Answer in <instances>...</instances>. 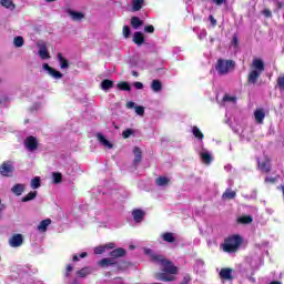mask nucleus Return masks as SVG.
I'll list each match as a JSON object with an SVG mask.
<instances>
[{
  "label": "nucleus",
  "mask_w": 284,
  "mask_h": 284,
  "mask_svg": "<svg viewBox=\"0 0 284 284\" xmlns=\"http://www.w3.org/2000/svg\"><path fill=\"white\" fill-rule=\"evenodd\" d=\"M162 240L165 243H174V241H176V237H174V233L165 232V233L162 234Z\"/></svg>",
  "instance_id": "nucleus-31"
},
{
  "label": "nucleus",
  "mask_w": 284,
  "mask_h": 284,
  "mask_svg": "<svg viewBox=\"0 0 284 284\" xmlns=\"http://www.w3.org/2000/svg\"><path fill=\"white\" fill-rule=\"evenodd\" d=\"M222 101H223L224 103H227V102L236 103V97H232V95L225 93L224 97H223V99H222Z\"/></svg>",
  "instance_id": "nucleus-40"
},
{
  "label": "nucleus",
  "mask_w": 284,
  "mask_h": 284,
  "mask_svg": "<svg viewBox=\"0 0 284 284\" xmlns=\"http://www.w3.org/2000/svg\"><path fill=\"white\" fill-rule=\"evenodd\" d=\"M276 181H277L276 178H270V176L265 178V183H272V184H274V183H276Z\"/></svg>",
  "instance_id": "nucleus-50"
},
{
  "label": "nucleus",
  "mask_w": 284,
  "mask_h": 284,
  "mask_svg": "<svg viewBox=\"0 0 284 284\" xmlns=\"http://www.w3.org/2000/svg\"><path fill=\"white\" fill-rule=\"evenodd\" d=\"M52 223V220L45 219L40 222L38 225L39 232H48V226Z\"/></svg>",
  "instance_id": "nucleus-26"
},
{
  "label": "nucleus",
  "mask_w": 284,
  "mask_h": 284,
  "mask_svg": "<svg viewBox=\"0 0 284 284\" xmlns=\"http://www.w3.org/2000/svg\"><path fill=\"white\" fill-rule=\"evenodd\" d=\"M0 4L3 7V8H7V9H12L14 10V2H12V0H0Z\"/></svg>",
  "instance_id": "nucleus-38"
},
{
  "label": "nucleus",
  "mask_w": 284,
  "mask_h": 284,
  "mask_svg": "<svg viewBox=\"0 0 284 284\" xmlns=\"http://www.w3.org/2000/svg\"><path fill=\"white\" fill-rule=\"evenodd\" d=\"M155 185H158L159 187H165V185H170V179L166 176H159L155 180Z\"/></svg>",
  "instance_id": "nucleus-25"
},
{
  "label": "nucleus",
  "mask_w": 284,
  "mask_h": 284,
  "mask_svg": "<svg viewBox=\"0 0 284 284\" xmlns=\"http://www.w3.org/2000/svg\"><path fill=\"white\" fill-rule=\"evenodd\" d=\"M72 261L77 263V261H79V255H73Z\"/></svg>",
  "instance_id": "nucleus-58"
},
{
  "label": "nucleus",
  "mask_w": 284,
  "mask_h": 284,
  "mask_svg": "<svg viewBox=\"0 0 284 284\" xmlns=\"http://www.w3.org/2000/svg\"><path fill=\"white\" fill-rule=\"evenodd\" d=\"M132 34V29L130 27L124 26L123 27V37L124 39H130V36Z\"/></svg>",
  "instance_id": "nucleus-42"
},
{
  "label": "nucleus",
  "mask_w": 284,
  "mask_h": 284,
  "mask_svg": "<svg viewBox=\"0 0 284 284\" xmlns=\"http://www.w3.org/2000/svg\"><path fill=\"white\" fill-rule=\"evenodd\" d=\"M34 199H37V191H31L21 201L22 203H28L29 201H34Z\"/></svg>",
  "instance_id": "nucleus-33"
},
{
  "label": "nucleus",
  "mask_w": 284,
  "mask_h": 284,
  "mask_svg": "<svg viewBox=\"0 0 284 284\" xmlns=\"http://www.w3.org/2000/svg\"><path fill=\"white\" fill-rule=\"evenodd\" d=\"M67 13L69 17H71L72 21H81L82 19H85V13L81 11H74L72 9H68Z\"/></svg>",
  "instance_id": "nucleus-12"
},
{
  "label": "nucleus",
  "mask_w": 284,
  "mask_h": 284,
  "mask_svg": "<svg viewBox=\"0 0 284 284\" xmlns=\"http://www.w3.org/2000/svg\"><path fill=\"white\" fill-rule=\"evenodd\" d=\"M0 174L1 176L10 178L14 174V165H12V161H4L0 165Z\"/></svg>",
  "instance_id": "nucleus-6"
},
{
  "label": "nucleus",
  "mask_w": 284,
  "mask_h": 284,
  "mask_svg": "<svg viewBox=\"0 0 284 284\" xmlns=\"http://www.w3.org/2000/svg\"><path fill=\"white\" fill-rule=\"evenodd\" d=\"M24 148L28 152H34L39 150V140L34 135L27 136L24 140Z\"/></svg>",
  "instance_id": "nucleus-7"
},
{
  "label": "nucleus",
  "mask_w": 284,
  "mask_h": 284,
  "mask_svg": "<svg viewBox=\"0 0 284 284\" xmlns=\"http://www.w3.org/2000/svg\"><path fill=\"white\" fill-rule=\"evenodd\" d=\"M253 221L254 217H252V215H243L237 219V223H241L242 225H250Z\"/></svg>",
  "instance_id": "nucleus-28"
},
{
  "label": "nucleus",
  "mask_w": 284,
  "mask_h": 284,
  "mask_svg": "<svg viewBox=\"0 0 284 284\" xmlns=\"http://www.w3.org/2000/svg\"><path fill=\"white\" fill-rule=\"evenodd\" d=\"M130 250H134V246H133V245H131V246H130Z\"/></svg>",
  "instance_id": "nucleus-62"
},
{
  "label": "nucleus",
  "mask_w": 284,
  "mask_h": 284,
  "mask_svg": "<svg viewBox=\"0 0 284 284\" xmlns=\"http://www.w3.org/2000/svg\"><path fill=\"white\" fill-rule=\"evenodd\" d=\"M143 3H145V0H132V11L139 12L143 8Z\"/></svg>",
  "instance_id": "nucleus-29"
},
{
  "label": "nucleus",
  "mask_w": 284,
  "mask_h": 284,
  "mask_svg": "<svg viewBox=\"0 0 284 284\" xmlns=\"http://www.w3.org/2000/svg\"><path fill=\"white\" fill-rule=\"evenodd\" d=\"M150 261L155 263L156 265H161L162 272H158L154 274V278L156 281H162L163 283H172L176 281L174 274H179V267L174 266L172 261L164 257L159 253H151Z\"/></svg>",
  "instance_id": "nucleus-1"
},
{
  "label": "nucleus",
  "mask_w": 284,
  "mask_h": 284,
  "mask_svg": "<svg viewBox=\"0 0 284 284\" xmlns=\"http://www.w3.org/2000/svg\"><path fill=\"white\" fill-rule=\"evenodd\" d=\"M9 244L11 247H21L23 245V235L14 234L10 237Z\"/></svg>",
  "instance_id": "nucleus-11"
},
{
  "label": "nucleus",
  "mask_w": 284,
  "mask_h": 284,
  "mask_svg": "<svg viewBox=\"0 0 284 284\" xmlns=\"http://www.w3.org/2000/svg\"><path fill=\"white\" fill-rule=\"evenodd\" d=\"M43 70H45L48 72V74H50V77H52L53 79H63V73H61L60 71H57V69L50 67V64L48 63H43L42 64Z\"/></svg>",
  "instance_id": "nucleus-8"
},
{
  "label": "nucleus",
  "mask_w": 284,
  "mask_h": 284,
  "mask_svg": "<svg viewBox=\"0 0 284 284\" xmlns=\"http://www.w3.org/2000/svg\"><path fill=\"white\" fill-rule=\"evenodd\" d=\"M233 45H234L235 48H239V36H237V34H234V36H233Z\"/></svg>",
  "instance_id": "nucleus-51"
},
{
  "label": "nucleus",
  "mask_w": 284,
  "mask_h": 284,
  "mask_svg": "<svg viewBox=\"0 0 284 284\" xmlns=\"http://www.w3.org/2000/svg\"><path fill=\"white\" fill-rule=\"evenodd\" d=\"M126 108H128L129 110H132V108L135 109L134 102H132V101L128 102V103H126Z\"/></svg>",
  "instance_id": "nucleus-55"
},
{
  "label": "nucleus",
  "mask_w": 284,
  "mask_h": 284,
  "mask_svg": "<svg viewBox=\"0 0 284 284\" xmlns=\"http://www.w3.org/2000/svg\"><path fill=\"white\" fill-rule=\"evenodd\" d=\"M132 216L134 223H141L143 222V219H145V212L141 209H135L132 211Z\"/></svg>",
  "instance_id": "nucleus-13"
},
{
  "label": "nucleus",
  "mask_w": 284,
  "mask_h": 284,
  "mask_svg": "<svg viewBox=\"0 0 284 284\" xmlns=\"http://www.w3.org/2000/svg\"><path fill=\"white\" fill-rule=\"evenodd\" d=\"M144 32H146L148 34H154V26L149 24L144 27Z\"/></svg>",
  "instance_id": "nucleus-45"
},
{
  "label": "nucleus",
  "mask_w": 284,
  "mask_h": 284,
  "mask_svg": "<svg viewBox=\"0 0 284 284\" xmlns=\"http://www.w3.org/2000/svg\"><path fill=\"white\" fill-rule=\"evenodd\" d=\"M192 132L195 139H199V141H203V139H205V135L203 134L201 129H199V126H193Z\"/></svg>",
  "instance_id": "nucleus-32"
},
{
  "label": "nucleus",
  "mask_w": 284,
  "mask_h": 284,
  "mask_svg": "<svg viewBox=\"0 0 284 284\" xmlns=\"http://www.w3.org/2000/svg\"><path fill=\"white\" fill-rule=\"evenodd\" d=\"M97 138H98V141L102 145H105V148H109V150H112L114 148V145L110 141H108V139H105L104 134L98 133Z\"/></svg>",
  "instance_id": "nucleus-19"
},
{
  "label": "nucleus",
  "mask_w": 284,
  "mask_h": 284,
  "mask_svg": "<svg viewBox=\"0 0 284 284\" xmlns=\"http://www.w3.org/2000/svg\"><path fill=\"white\" fill-rule=\"evenodd\" d=\"M133 85L136 90H143V84L141 82H134Z\"/></svg>",
  "instance_id": "nucleus-53"
},
{
  "label": "nucleus",
  "mask_w": 284,
  "mask_h": 284,
  "mask_svg": "<svg viewBox=\"0 0 284 284\" xmlns=\"http://www.w3.org/2000/svg\"><path fill=\"white\" fill-rule=\"evenodd\" d=\"M105 252V246H98L94 248V254H103Z\"/></svg>",
  "instance_id": "nucleus-48"
},
{
  "label": "nucleus",
  "mask_w": 284,
  "mask_h": 284,
  "mask_svg": "<svg viewBox=\"0 0 284 284\" xmlns=\"http://www.w3.org/2000/svg\"><path fill=\"white\" fill-rule=\"evenodd\" d=\"M52 176H53V183L57 185V184H59V183H61V181H63V175L61 174V173H59V172H54L53 174H52Z\"/></svg>",
  "instance_id": "nucleus-39"
},
{
  "label": "nucleus",
  "mask_w": 284,
  "mask_h": 284,
  "mask_svg": "<svg viewBox=\"0 0 284 284\" xmlns=\"http://www.w3.org/2000/svg\"><path fill=\"white\" fill-rule=\"evenodd\" d=\"M72 270H73L72 264H68L67 265V271L64 272L65 278H70V272H72Z\"/></svg>",
  "instance_id": "nucleus-47"
},
{
  "label": "nucleus",
  "mask_w": 284,
  "mask_h": 284,
  "mask_svg": "<svg viewBox=\"0 0 284 284\" xmlns=\"http://www.w3.org/2000/svg\"><path fill=\"white\" fill-rule=\"evenodd\" d=\"M118 89L121 90L122 92H132V87L130 85V82H119L118 83Z\"/></svg>",
  "instance_id": "nucleus-30"
},
{
  "label": "nucleus",
  "mask_w": 284,
  "mask_h": 284,
  "mask_svg": "<svg viewBox=\"0 0 284 284\" xmlns=\"http://www.w3.org/2000/svg\"><path fill=\"white\" fill-rule=\"evenodd\" d=\"M125 267H130V262L122 261L120 265H118V270H124Z\"/></svg>",
  "instance_id": "nucleus-46"
},
{
  "label": "nucleus",
  "mask_w": 284,
  "mask_h": 284,
  "mask_svg": "<svg viewBox=\"0 0 284 284\" xmlns=\"http://www.w3.org/2000/svg\"><path fill=\"white\" fill-rule=\"evenodd\" d=\"M132 134H134V130H132V129H126L122 132L123 139H130V136H132Z\"/></svg>",
  "instance_id": "nucleus-43"
},
{
  "label": "nucleus",
  "mask_w": 284,
  "mask_h": 284,
  "mask_svg": "<svg viewBox=\"0 0 284 284\" xmlns=\"http://www.w3.org/2000/svg\"><path fill=\"white\" fill-rule=\"evenodd\" d=\"M209 20L211 21V26L215 27L216 26V20L214 18V16H210Z\"/></svg>",
  "instance_id": "nucleus-54"
},
{
  "label": "nucleus",
  "mask_w": 284,
  "mask_h": 284,
  "mask_svg": "<svg viewBox=\"0 0 284 284\" xmlns=\"http://www.w3.org/2000/svg\"><path fill=\"white\" fill-rule=\"evenodd\" d=\"M98 265L100 267H110V265H119V262L111 257H104L98 262Z\"/></svg>",
  "instance_id": "nucleus-15"
},
{
  "label": "nucleus",
  "mask_w": 284,
  "mask_h": 284,
  "mask_svg": "<svg viewBox=\"0 0 284 284\" xmlns=\"http://www.w3.org/2000/svg\"><path fill=\"white\" fill-rule=\"evenodd\" d=\"M151 90H153V92H161V90H163V83L161 80H153L151 82Z\"/></svg>",
  "instance_id": "nucleus-27"
},
{
  "label": "nucleus",
  "mask_w": 284,
  "mask_h": 284,
  "mask_svg": "<svg viewBox=\"0 0 284 284\" xmlns=\"http://www.w3.org/2000/svg\"><path fill=\"white\" fill-rule=\"evenodd\" d=\"M252 70L248 72L246 81L248 85H256L261 75L265 72V62L262 59H254L251 64Z\"/></svg>",
  "instance_id": "nucleus-2"
},
{
  "label": "nucleus",
  "mask_w": 284,
  "mask_h": 284,
  "mask_svg": "<svg viewBox=\"0 0 284 284\" xmlns=\"http://www.w3.org/2000/svg\"><path fill=\"white\" fill-rule=\"evenodd\" d=\"M128 255V251L123 247H118L109 253V256L113 258V261H116V258H123V256Z\"/></svg>",
  "instance_id": "nucleus-9"
},
{
  "label": "nucleus",
  "mask_w": 284,
  "mask_h": 284,
  "mask_svg": "<svg viewBox=\"0 0 284 284\" xmlns=\"http://www.w3.org/2000/svg\"><path fill=\"white\" fill-rule=\"evenodd\" d=\"M201 159L204 163H206V165H210V163H212V154H210L209 152L201 153Z\"/></svg>",
  "instance_id": "nucleus-37"
},
{
  "label": "nucleus",
  "mask_w": 284,
  "mask_h": 284,
  "mask_svg": "<svg viewBox=\"0 0 284 284\" xmlns=\"http://www.w3.org/2000/svg\"><path fill=\"white\" fill-rule=\"evenodd\" d=\"M47 3H54L57 0H44Z\"/></svg>",
  "instance_id": "nucleus-60"
},
{
  "label": "nucleus",
  "mask_w": 284,
  "mask_h": 284,
  "mask_svg": "<svg viewBox=\"0 0 284 284\" xmlns=\"http://www.w3.org/2000/svg\"><path fill=\"white\" fill-rule=\"evenodd\" d=\"M257 168L263 174L272 172V160L265 155L263 160L257 159Z\"/></svg>",
  "instance_id": "nucleus-5"
},
{
  "label": "nucleus",
  "mask_w": 284,
  "mask_h": 284,
  "mask_svg": "<svg viewBox=\"0 0 284 284\" xmlns=\"http://www.w3.org/2000/svg\"><path fill=\"white\" fill-rule=\"evenodd\" d=\"M133 43H135V45H143L145 43V36H143V32L136 31L133 33Z\"/></svg>",
  "instance_id": "nucleus-16"
},
{
  "label": "nucleus",
  "mask_w": 284,
  "mask_h": 284,
  "mask_svg": "<svg viewBox=\"0 0 284 284\" xmlns=\"http://www.w3.org/2000/svg\"><path fill=\"white\" fill-rule=\"evenodd\" d=\"M2 209H0V212H1Z\"/></svg>",
  "instance_id": "nucleus-64"
},
{
  "label": "nucleus",
  "mask_w": 284,
  "mask_h": 284,
  "mask_svg": "<svg viewBox=\"0 0 284 284\" xmlns=\"http://www.w3.org/2000/svg\"><path fill=\"white\" fill-rule=\"evenodd\" d=\"M24 123H28V120H26Z\"/></svg>",
  "instance_id": "nucleus-63"
},
{
  "label": "nucleus",
  "mask_w": 284,
  "mask_h": 284,
  "mask_svg": "<svg viewBox=\"0 0 284 284\" xmlns=\"http://www.w3.org/2000/svg\"><path fill=\"white\" fill-rule=\"evenodd\" d=\"M234 272V270L230 268V267H223L221 268L219 275L221 281H233V276L232 273Z\"/></svg>",
  "instance_id": "nucleus-10"
},
{
  "label": "nucleus",
  "mask_w": 284,
  "mask_h": 284,
  "mask_svg": "<svg viewBox=\"0 0 284 284\" xmlns=\"http://www.w3.org/2000/svg\"><path fill=\"white\" fill-rule=\"evenodd\" d=\"M143 20H141V18L136 16L131 18V27L133 28V30H139L141 26H143Z\"/></svg>",
  "instance_id": "nucleus-23"
},
{
  "label": "nucleus",
  "mask_w": 284,
  "mask_h": 284,
  "mask_svg": "<svg viewBox=\"0 0 284 284\" xmlns=\"http://www.w3.org/2000/svg\"><path fill=\"white\" fill-rule=\"evenodd\" d=\"M85 256H88V252H82V253L80 254V258H85Z\"/></svg>",
  "instance_id": "nucleus-57"
},
{
  "label": "nucleus",
  "mask_w": 284,
  "mask_h": 284,
  "mask_svg": "<svg viewBox=\"0 0 284 284\" xmlns=\"http://www.w3.org/2000/svg\"><path fill=\"white\" fill-rule=\"evenodd\" d=\"M38 54L43 61H45V59H50V52L48 51V47L45 44L40 47Z\"/></svg>",
  "instance_id": "nucleus-21"
},
{
  "label": "nucleus",
  "mask_w": 284,
  "mask_h": 284,
  "mask_svg": "<svg viewBox=\"0 0 284 284\" xmlns=\"http://www.w3.org/2000/svg\"><path fill=\"white\" fill-rule=\"evenodd\" d=\"M57 59L60 63L61 70H68V68H70V62H68V59L63 57V53L59 52L57 54Z\"/></svg>",
  "instance_id": "nucleus-17"
},
{
  "label": "nucleus",
  "mask_w": 284,
  "mask_h": 284,
  "mask_svg": "<svg viewBox=\"0 0 284 284\" xmlns=\"http://www.w3.org/2000/svg\"><path fill=\"white\" fill-rule=\"evenodd\" d=\"M11 192L16 194V196H21L23 192H26V184H16L12 189Z\"/></svg>",
  "instance_id": "nucleus-22"
},
{
  "label": "nucleus",
  "mask_w": 284,
  "mask_h": 284,
  "mask_svg": "<svg viewBox=\"0 0 284 284\" xmlns=\"http://www.w3.org/2000/svg\"><path fill=\"white\" fill-rule=\"evenodd\" d=\"M101 90H104V92H108V90H112L114 88V81L110 79H105L100 84Z\"/></svg>",
  "instance_id": "nucleus-20"
},
{
  "label": "nucleus",
  "mask_w": 284,
  "mask_h": 284,
  "mask_svg": "<svg viewBox=\"0 0 284 284\" xmlns=\"http://www.w3.org/2000/svg\"><path fill=\"white\" fill-rule=\"evenodd\" d=\"M277 88L281 92H284V75H281L276 80Z\"/></svg>",
  "instance_id": "nucleus-41"
},
{
  "label": "nucleus",
  "mask_w": 284,
  "mask_h": 284,
  "mask_svg": "<svg viewBox=\"0 0 284 284\" xmlns=\"http://www.w3.org/2000/svg\"><path fill=\"white\" fill-rule=\"evenodd\" d=\"M104 247H105V250H114V247H116V244L111 242V243L105 244Z\"/></svg>",
  "instance_id": "nucleus-52"
},
{
  "label": "nucleus",
  "mask_w": 284,
  "mask_h": 284,
  "mask_svg": "<svg viewBox=\"0 0 284 284\" xmlns=\"http://www.w3.org/2000/svg\"><path fill=\"white\" fill-rule=\"evenodd\" d=\"M243 245V237L241 235H231L224 240V243L221 245L223 252L226 254H234L239 252V247Z\"/></svg>",
  "instance_id": "nucleus-3"
},
{
  "label": "nucleus",
  "mask_w": 284,
  "mask_h": 284,
  "mask_svg": "<svg viewBox=\"0 0 284 284\" xmlns=\"http://www.w3.org/2000/svg\"><path fill=\"white\" fill-rule=\"evenodd\" d=\"M26 43V40L23 39V37H16L13 39V45H16V48H23V44Z\"/></svg>",
  "instance_id": "nucleus-34"
},
{
  "label": "nucleus",
  "mask_w": 284,
  "mask_h": 284,
  "mask_svg": "<svg viewBox=\"0 0 284 284\" xmlns=\"http://www.w3.org/2000/svg\"><path fill=\"white\" fill-rule=\"evenodd\" d=\"M90 274V268L89 267H83L77 272V275L79 278H85V276H89Z\"/></svg>",
  "instance_id": "nucleus-36"
},
{
  "label": "nucleus",
  "mask_w": 284,
  "mask_h": 284,
  "mask_svg": "<svg viewBox=\"0 0 284 284\" xmlns=\"http://www.w3.org/2000/svg\"><path fill=\"white\" fill-rule=\"evenodd\" d=\"M223 201H232V199H236L235 191H232V189H226L225 192L222 194Z\"/></svg>",
  "instance_id": "nucleus-24"
},
{
  "label": "nucleus",
  "mask_w": 284,
  "mask_h": 284,
  "mask_svg": "<svg viewBox=\"0 0 284 284\" xmlns=\"http://www.w3.org/2000/svg\"><path fill=\"white\" fill-rule=\"evenodd\" d=\"M31 187L32 190H39L41 187V178L36 176L31 180Z\"/></svg>",
  "instance_id": "nucleus-35"
},
{
  "label": "nucleus",
  "mask_w": 284,
  "mask_h": 284,
  "mask_svg": "<svg viewBox=\"0 0 284 284\" xmlns=\"http://www.w3.org/2000/svg\"><path fill=\"white\" fill-rule=\"evenodd\" d=\"M216 6H223L225 3V0H213Z\"/></svg>",
  "instance_id": "nucleus-56"
},
{
  "label": "nucleus",
  "mask_w": 284,
  "mask_h": 284,
  "mask_svg": "<svg viewBox=\"0 0 284 284\" xmlns=\"http://www.w3.org/2000/svg\"><path fill=\"white\" fill-rule=\"evenodd\" d=\"M132 77H139V72L132 71Z\"/></svg>",
  "instance_id": "nucleus-59"
},
{
  "label": "nucleus",
  "mask_w": 284,
  "mask_h": 284,
  "mask_svg": "<svg viewBox=\"0 0 284 284\" xmlns=\"http://www.w3.org/2000/svg\"><path fill=\"white\" fill-rule=\"evenodd\" d=\"M254 116H255V121L256 123H263V121L265 120V110L263 109H256L254 111Z\"/></svg>",
  "instance_id": "nucleus-18"
},
{
  "label": "nucleus",
  "mask_w": 284,
  "mask_h": 284,
  "mask_svg": "<svg viewBox=\"0 0 284 284\" xmlns=\"http://www.w3.org/2000/svg\"><path fill=\"white\" fill-rule=\"evenodd\" d=\"M133 154H134L133 165H139V163L143 161V151H141V148L134 146Z\"/></svg>",
  "instance_id": "nucleus-14"
},
{
  "label": "nucleus",
  "mask_w": 284,
  "mask_h": 284,
  "mask_svg": "<svg viewBox=\"0 0 284 284\" xmlns=\"http://www.w3.org/2000/svg\"><path fill=\"white\" fill-rule=\"evenodd\" d=\"M262 14H264V17H266V19L272 18V11L270 9H264L262 11Z\"/></svg>",
  "instance_id": "nucleus-49"
},
{
  "label": "nucleus",
  "mask_w": 284,
  "mask_h": 284,
  "mask_svg": "<svg viewBox=\"0 0 284 284\" xmlns=\"http://www.w3.org/2000/svg\"><path fill=\"white\" fill-rule=\"evenodd\" d=\"M270 284H283V283H281V282H278V281H273V282H271Z\"/></svg>",
  "instance_id": "nucleus-61"
},
{
  "label": "nucleus",
  "mask_w": 284,
  "mask_h": 284,
  "mask_svg": "<svg viewBox=\"0 0 284 284\" xmlns=\"http://www.w3.org/2000/svg\"><path fill=\"white\" fill-rule=\"evenodd\" d=\"M135 112L139 114V116H143V114H145V108L144 106H135Z\"/></svg>",
  "instance_id": "nucleus-44"
},
{
  "label": "nucleus",
  "mask_w": 284,
  "mask_h": 284,
  "mask_svg": "<svg viewBox=\"0 0 284 284\" xmlns=\"http://www.w3.org/2000/svg\"><path fill=\"white\" fill-rule=\"evenodd\" d=\"M234 68H236V62L233 60L219 59L215 65L216 72L221 75L229 74L230 70H234Z\"/></svg>",
  "instance_id": "nucleus-4"
}]
</instances>
